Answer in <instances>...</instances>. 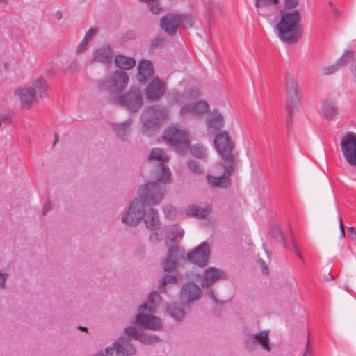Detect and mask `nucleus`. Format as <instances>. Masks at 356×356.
<instances>
[{
	"mask_svg": "<svg viewBox=\"0 0 356 356\" xmlns=\"http://www.w3.org/2000/svg\"><path fill=\"white\" fill-rule=\"evenodd\" d=\"M131 120H127L126 122L120 124H115L113 125V131H115L118 138L125 140L127 136L129 135L131 132Z\"/></svg>",
	"mask_w": 356,
	"mask_h": 356,
	"instance_id": "obj_30",
	"label": "nucleus"
},
{
	"mask_svg": "<svg viewBox=\"0 0 356 356\" xmlns=\"http://www.w3.org/2000/svg\"><path fill=\"white\" fill-rule=\"evenodd\" d=\"M115 64L122 70H129L135 66L136 60L133 58L118 54L115 58Z\"/></svg>",
	"mask_w": 356,
	"mask_h": 356,
	"instance_id": "obj_31",
	"label": "nucleus"
},
{
	"mask_svg": "<svg viewBox=\"0 0 356 356\" xmlns=\"http://www.w3.org/2000/svg\"><path fill=\"white\" fill-rule=\"evenodd\" d=\"M353 60V54L351 51H346L337 60V65L339 69L348 65Z\"/></svg>",
	"mask_w": 356,
	"mask_h": 356,
	"instance_id": "obj_32",
	"label": "nucleus"
},
{
	"mask_svg": "<svg viewBox=\"0 0 356 356\" xmlns=\"http://www.w3.org/2000/svg\"><path fill=\"white\" fill-rule=\"evenodd\" d=\"M79 330H82V331H86L87 330V328L86 327H82V326H79L78 327Z\"/></svg>",
	"mask_w": 356,
	"mask_h": 356,
	"instance_id": "obj_60",
	"label": "nucleus"
},
{
	"mask_svg": "<svg viewBox=\"0 0 356 356\" xmlns=\"http://www.w3.org/2000/svg\"><path fill=\"white\" fill-rule=\"evenodd\" d=\"M340 147L346 163L352 167H356V133H346L341 138Z\"/></svg>",
	"mask_w": 356,
	"mask_h": 356,
	"instance_id": "obj_10",
	"label": "nucleus"
},
{
	"mask_svg": "<svg viewBox=\"0 0 356 356\" xmlns=\"http://www.w3.org/2000/svg\"><path fill=\"white\" fill-rule=\"evenodd\" d=\"M210 7L211 8V5H208L207 7V14L208 15L209 17H210V15H211V12H210Z\"/></svg>",
	"mask_w": 356,
	"mask_h": 356,
	"instance_id": "obj_57",
	"label": "nucleus"
},
{
	"mask_svg": "<svg viewBox=\"0 0 356 356\" xmlns=\"http://www.w3.org/2000/svg\"><path fill=\"white\" fill-rule=\"evenodd\" d=\"M339 70V67L337 66V63L334 65H331L330 66L324 67L322 69V73L323 75H330L336 72H337Z\"/></svg>",
	"mask_w": 356,
	"mask_h": 356,
	"instance_id": "obj_39",
	"label": "nucleus"
},
{
	"mask_svg": "<svg viewBox=\"0 0 356 356\" xmlns=\"http://www.w3.org/2000/svg\"><path fill=\"white\" fill-rule=\"evenodd\" d=\"M0 3H7V0H0Z\"/></svg>",
	"mask_w": 356,
	"mask_h": 356,
	"instance_id": "obj_61",
	"label": "nucleus"
},
{
	"mask_svg": "<svg viewBox=\"0 0 356 356\" xmlns=\"http://www.w3.org/2000/svg\"><path fill=\"white\" fill-rule=\"evenodd\" d=\"M198 96L199 92L195 90H191L190 92L186 95L176 92L172 95V102L177 104H183L180 110L181 115L200 116L208 111L209 104L204 101L192 103L191 101L196 99Z\"/></svg>",
	"mask_w": 356,
	"mask_h": 356,
	"instance_id": "obj_5",
	"label": "nucleus"
},
{
	"mask_svg": "<svg viewBox=\"0 0 356 356\" xmlns=\"http://www.w3.org/2000/svg\"><path fill=\"white\" fill-rule=\"evenodd\" d=\"M179 248L173 246L169 248L167 257L162 264L163 268L165 272H171L176 268Z\"/></svg>",
	"mask_w": 356,
	"mask_h": 356,
	"instance_id": "obj_25",
	"label": "nucleus"
},
{
	"mask_svg": "<svg viewBox=\"0 0 356 356\" xmlns=\"http://www.w3.org/2000/svg\"><path fill=\"white\" fill-rule=\"evenodd\" d=\"M165 141L172 145L177 150H184L188 147V134L182 129L171 127L163 134Z\"/></svg>",
	"mask_w": 356,
	"mask_h": 356,
	"instance_id": "obj_11",
	"label": "nucleus"
},
{
	"mask_svg": "<svg viewBox=\"0 0 356 356\" xmlns=\"http://www.w3.org/2000/svg\"><path fill=\"white\" fill-rule=\"evenodd\" d=\"M284 89L286 94V111L288 117L291 118L293 112L298 108L300 102V89L293 75L288 73L285 75Z\"/></svg>",
	"mask_w": 356,
	"mask_h": 356,
	"instance_id": "obj_7",
	"label": "nucleus"
},
{
	"mask_svg": "<svg viewBox=\"0 0 356 356\" xmlns=\"http://www.w3.org/2000/svg\"><path fill=\"white\" fill-rule=\"evenodd\" d=\"M209 254V245L207 242H203L194 250L188 252L187 257L189 261L200 266H203L207 264Z\"/></svg>",
	"mask_w": 356,
	"mask_h": 356,
	"instance_id": "obj_15",
	"label": "nucleus"
},
{
	"mask_svg": "<svg viewBox=\"0 0 356 356\" xmlns=\"http://www.w3.org/2000/svg\"><path fill=\"white\" fill-rule=\"evenodd\" d=\"M188 168L191 171L197 174H202L204 172V170L199 166V163L196 161H190L188 162Z\"/></svg>",
	"mask_w": 356,
	"mask_h": 356,
	"instance_id": "obj_40",
	"label": "nucleus"
},
{
	"mask_svg": "<svg viewBox=\"0 0 356 356\" xmlns=\"http://www.w3.org/2000/svg\"><path fill=\"white\" fill-rule=\"evenodd\" d=\"M163 212L166 218L173 220L176 216V209L172 205H167L163 208Z\"/></svg>",
	"mask_w": 356,
	"mask_h": 356,
	"instance_id": "obj_37",
	"label": "nucleus"
},
{
	"mask_svg": "<svg viewBox=\"0 0 356 356\" xmlns=\"http://www.w3.org/2000/svg\"><path fill=\"white\" fill-rule=\"evenodd\" d=\"M160 298L159 294L156 291L149 294L147 302L138 307V314L136 318V324L149 330H158L161 328V319L152 314Z\"/></svg>",
	"mask_w": 356,
	"mask_h": 356,
	"instance_id": "obj_4",
	"label": "nucleus"
},
{
	"mask_svg": "<svg viewBox=\"0 0 356 356\" xmlns=\"http://www.w3.org/2000/svg\"><path fill=\"white\" fill-rule=\"evenodd\" d=\"M153 74L152 63L147 60H141L138 65L137 78L140 83L145 82Z\"/></svg>",
	"mask_w": 356,
	"mask_h": 356,
	"instance_id": "obj_24",
	"label": "nucleus"
},
{
	"mask_svg": "<svg viewBox=\"0 0 356 356\" xmlns=\"http://www.w3.org/2000/svg\"><path fill=\"white\" fill-rule=\"evenodd\" d=\"M177 281L176 277L171 275H165L163 279L161 284L159 285V289L161 292L164 291V286L170 283H175Z\"/></svg>",
	"mask_w": 356,
	"mask_h": 356,
	"instance_id": "obj_36",
	"label": "nucleus"
},
{
	"mask_svg": "<svg viewBox=\"0 0 356 356\" xmlns=\"http://www.w3.org/2000/svg\"><path fill=\"white\" fill-rule=\"evenodd\" d=\"M165 90V85L159 78L154 79L145 90V97L147 100H156L161 97Z\"/></svg>",
	"mask_w": 356,
	"mask_h": 356,
	"instance_id": "obj_19",
	"label": "nucleus"
},
{
	"mask_svg": "<svg viewBox=\"0 0 356 356\" xmlns=\"http://www.w3.org/2000/svg\"><path fill=\"white\" fill-rule=\"evenodd\" d=\"M54 138H55V140L54 142V145H55L58 141V136L57 134H55Z\"/></svg>",
	"mask_w": 356,
	"mask_h": 356,
	"instance_id": "obj_58",
	"label": "nucleus"
},
{
	"mask_svg": "<svg viewBox=\"0 0 356 356\" xmlns=\"http://www.w3.org/2000/svg\"><path fill=\"white\" fill-rule=\"evenodd\" d=\"M129 76L124 71L116 70L111 79L105 83V87L113 93L122 91L129 83Z\"/></svg>",
	"mask_w": 356,
	"mask_h": 356,
	"instance_id": "obj_13",
	"label": "nucleus"
},
{
	"mask_svg": "<svg viewBox=\"0 0 356 356\" xmlns=\"http://www.w3.org/2000/svg\"><path fill=\"white\" fill-rule=\"evenodd\" d=\"M118 102L132 112L138 111L143 104V95L139 88L132 86L124 94L117 97Z\"/></svg>",
	"mask_w": 356,
	"mask_h": 356,
	"instance_id": "obj_9",
	"label": "nucleus"
},
{
	"mask_svg": "<svg viewBox=\"0 0 356 356\" xmlns=\"http://www.w3.org/2000/svg\"><path fill=\"white\" fill-rule=\"evenodd\" d=\"M88 42L86 40V39L83 38V40L79 44V45L78 46L77 49H76V52L78 54L83 53L85 51L86 47L88 45Z\"/></svg>",
	"mask_w": 356,
	"mask_h": 356,
	"instance_id": "obj_43",
	"label": "nucleus"
},
{
	"mask_svg": "<svg viewBox=\"0 0 356 356\" xmlns=\"http://www.w3.org/2000/svg\"><path fill=\"white\" fill-rule=\"evenodd\" d=\"M140 2L147 3L149 10L157 15L161 10V7L160 6L157 0H139Z\"/></svg>",
	"mask_w": 356,
	"mask_h": 356,
	"instance_id": "obj_35",
	"label": "nucleus"
},
{
	"mask_svg": "<svg viewBox=\"0 0 356 356\" xmlns=\"http://www.w3.org/2000/svg\"><path fill=\"white\" fill-rule=\"evenodd\" d=\"M258 263L261 268L263 274H265V275L268 274V267H267V265L266 264L265 261H263L262 259H259Z\"/></svg>",
	"mask_w": 356,
	"mask_h": 356,
	"instance_id": "obj_46",
	"label": "nucleus"
},
{
	"mask_svg": "<svg viewBox=\"0 0 356 356\" xmlns=\"http://www.w3.org/2000/svg\"><path fill=\"white\" fill-rule=\"evenodd\" d=\"M256 8L257 12L260 15L266 16L267 14L264 10L265 8L280 3L279 0H255ZM284 7L282 10L284 12H289V10L295 8L298 4V0H283Z\"/></svg>",
	"mask_w": 356,
	"mask_h": 356,
	"instance_id": "obj_17",
	"label": "nucleus"
},
{
	"mask_svg": "<svg viewBox=\"0 0 356 356\" xmlns=\"http://www.w3.org/2000/svg\"><path fill=\"white\" fill-rule=\"evenodd\" d=\"M210 297L212 299H213L215 301L216 300V297L214 296V294H213V293L212 291L210 293Z\"/></svg>",
	"mask_w": 356,
	"mask_h": 356,
	"instance_id": "obj_59",
	"label": "nucleus"
},
{
	"mask_svg": "<svg viewBox=\"0 0 356 356\" xmlns=\"http://www.w3.org/2000/svg\"><path fill=\"white\" fill-rule=\"evenodd\" d=\"M55 17L58 20H60L63 17L62 13L60 11H57L55 14Z\"/></svg>",
	"mask_w": 356,
	"mask_h": 356,
	"instance_id": "obj_55",
	"label": "nucleus"
},
{
	"mask_svg": "<svg viewBox=\"0 0 356 356\" xmlns=\"http://www.w3.org/2000/svg\"><path fill=\"white\" fill-rule=\"evenodd\" d=\"M160 236H161V234L159 235L156 232H153L149 236V240L152 242H159L161 241Z\"/></svg>",
	"mask_w": 356,
	"mask_h": 356,
	"instance_id": "obj_48",
	"label": "nucleus"
},
{
	"mask_svg": "<svg viewBox=\"0 0 356 356\" xmlns=\"http://www.w3.org/2000/svg\"><path fill=\"white\" fill-rule=\"evenodd\" d=\"M214 145L223 161L227 164L234 165L233 149L234 144L226 131L220 132L216 136Z\"/></svg>",
	"mask_w": 356,
	"mask_h": 356,
	"instance_id": "obj_8",
	"label": "nucleus"
},
{
	"mask_svg": "<svg viewBox=\"0 0 356 356\" xmlns=\"http://www.w3.org/2000/svg\"><path fill=\"white\" fill-rule=\"evenodd\" d=\"M181 24L180 15L168 14L161 19V26L169 35H174Z\"/></svg>",
	"mask_w": 356,
	"mask_h": 356,
	"instance_id": "obj_21",
	"label": "nucleus"
},
{
	"mask_svg": "<svg viewBox=\"0 0 356 356\" xmlns=\"http://www.w3.org/2000/svg\"><path fill=\"white\" fill-rule=\"evenodd\" d=\"M29 87L33 89L35 97L42 98L47 95V83L43 77L37 78L33 81V86Z\"/></svg>",
	"mask_w": 356,
	"mask_h": 356,
	"instance_id": "obj_29",
	"label": "nucleus"
},
{
	"mask_svg": "<svg viewBox=\"0 0 356 356\" xmlns=\"http://www.w3.org/2000/svg\"><path fill=\"white\" fill-rule=\"evenodd\" d=\"M131 339L138 340L145 344H154L161 340L156 335L145 334L142 330L135 327H128L125 334L122 335L111 346L106 348L105 354L99 353L96 356H131L136 353L134 346L131 343Z\"/></svg>",
	"mask_w": 356,
	"mask_h": 356,
	"instance_id": "obj_2",
	"label": "nucleus"
},
{
	"mask_svg": "<svg viewBox=\"0 0 356 356\" xmlns=\"http://www.w3.org/2000/svg\"><path fill=\"white\" fill-rule=\"evenodd\" d=\"M270 331L265 330L257 334H251L246 341V346L248 349L254 350L256 346H260L267 352L271 350L269 339Z\"/></svg>",
	"mask_w": 356,
	"mask_h": 356,
	"instance_id": "obj_14",
	"label": "nucleus"
},
{
	"mask_svg": "<svg viewBox=\"0 0 356 356\" xmlns=\"http://www.w3.org/2000/svg\"><path fill=\"white\" fill-rule=\"evenodd\" d=\"M348 236L354 241H356V231L353 227L347 228Z\"/></svg>",
	"mask_w": 356,
	"mask_h": 356,
	"instance_id": "obj_44",
	"label": "nucleus"
},
{
	"mask_svg": "<svg viewBox=\"0 0 356 356\" xmlns=\"http://www.w3.org/2000/svg\"><path fill=\"white\" fill-rule=\"evenodd\" d=\"M181 23L185 26H192L195 21L193 15H180Z\"/></svg>",
	"mask_w": 356,
	"mask_h": 356,
	"instance_id": "obj_38",
	"label": "nucleus"
},
{
	"mask_svg": "<svg viewBox=\"0 0 356 356\" xmlns=\"http://www.w3.org/2000/svg\"><path fill=\"white\" fill-rule=\"evenodd\" d=\"M353 76H354V82L356 83V64L355 65V67L353 70Z\"/></svg>",
	"mask_w": 356,
	"mask_h": 356,
	"instance_id": "obj_56",
	"label": "nucleus"
},
{
	"mask_svg": "<svg viewBox=\"0 0 356 356\" xmlns=\"http://www.w3.org/2000/svg\"><path fill=\"white\" fill-rule=\"evenodd\" d=\"M293 250H294V252L296 253V254L298 257H301L300 252V251L298 250V249L297 248L296 245V244H293Z\"/></svg>",
	"mask_w": 356,
	"mask_h": 356,
	"instance_id": "obj_54",
	"label": "nucleus"
},
{
	"mask_svg": "<svg viewBox=\"0 0 356 356\" xmlns=\"http://www.w3.org/2000/svg\"><path fill=\"white\" fill-rule=\"evenodd\" d=\"M208 131L215 133L220 130L224 125V119L221 113L213 111L206 118Z\"/></svg>",
	"mask_w": 356,
	"mask_h": 356,
	"instance_id": "obj_22",
	"label": "nucleus"
},
{
	"mask_svg": "<svg viewBox=\"0 0 356 356\" xmlns=\"http://www.w3.org/2000/svg\"><path fill=\"white\" fill-rule=\"evenodd\" d=\"M170 314L175 319L180 320L184 317V312L175 305H170L168 308Z\"/></svg>",
	"mask_w": 356,
	"mask_h": 356,
	"instance_id": "obj_34",
	"label": "nucleus"
},
{
	"mask_svg": "<svg viewBox=\"0 0 356 356\" xmlns=\"http://www.w3.org/2000/svg\"><path fill=\"white\" fill-rule=\"evenodd\" d=\"M225 273L214 267H209L203 273L201 285L203 288H209L216 281L225 278Z\"/></svg>",
	"mask_w": 356,
	"mask_h": 356,
	"instance_id": "obj_20",
	"label": "nucleus"
},
{
	"mask_svg": "<svg viewBox=\"0 0 356 356\" xmlns=\"http://www.w3.org/2000/svg\"><path fill=\"white\" fill-rule=\"evenodd\" d=\"M211 211V206H206L201 207L195 204H192L188 207L186 210L188 216H195L197 218H203L208 216Z\"/></svg>",
	"mask_w": 356,
	"mask_h": 356,
	"instance_id": "obj_28",
	"label": "nucleus"
},
{
	"mask_svg": "<svg viewBox=\"0 0 356 356\" xmlns=\"http://www.w3.org/2000/svg\"><path fill=\"white\" fill-rule=\"evenodd\" d=\"M302 356H312V350L309 346V340H307V346Z\"/></svg>",
	"mask_w": 356,
	"mask_h": 356,
	"instance_id": "obj_47",
	"label": "nucleus"
},
{
	"mask_svg": "<svg viewBox=\"0 0 356 356\" xmlns=\"http://www.w3.org/2000/svg\"><path fill=\"white\" fill-rule=\"evenodd\" d=\"M184 234V232L183 229L177 228V236L178 237H182Z\"/></svg>",
	"mask_w": 356,
	"mask_h": 356,
	"instance_id": "obj_52",
	"label": "nucleus"
},
{
	"mask_svg": "<svg viewBox=\"0 0 356 356\" xmlns=\"http://www.w3.org/2000/svg\"><path fill=\"white\" fill-rule=\"evenodd\" d=\"M165 191V186L158 182L148 183L140 188L138 195L141 200L135 199L131 202L128 211L122 218V222L135 226L144 217V222L148 229L152 231L159 229L161 223L157 211L149 208L145 212V209L146 205L159 204L163 199Z\"/></svg>",
	"mask_w": 356,
	"mask_h": 356,
	"instance_id": "obj_1",
	"label": "nucleus"
},
{
	"mask_svg": "<svg viewBox=\"0 0 356 356\" xmlns=\"http://www.w3.org/2000/svg\"><path fill=\"white\" fill-rule=\"evenodd\" d=\"M167 116V110L164 106H155L148 108L142 116L143 133L149 134V130L157 129L159 124L163 121Z\"/></svg>",
	"mask_w": 356,
	"mask_h": 356,
	"instance_id": "obj_6",
	"label": "nucleus"
},
{
	"mask_svg": "<svg viewBox=\"0 0 356 356\" xmlns=\"http://www.w3.org/2000/svg\"><path fill=\"white\" fill-rule=\"evenodd\" d=\"M113 59V51L109 46H104L97 49L93 54V61L110 63Z\"/></svg>",
	"mask_w": 356,
	"mask_h": 356,
	"instance_id": "obj_26",
	"label": "nucleus"
},
{
	"mask_svg": "<svg viewBox=\"0 0 356 356\" xmlns=\"http://www.w3.org/2000/svg\"><path fill=\"white\" fill-rule=\"evenodd\" d=\"M201 293L198 286L193 283H188L182 287L181 298L185 302L195 301L200 297Z\"/></svg>",
	"mask_w": 356,
	"mask_h": 356,
	"instance_id": "obj_23",
	"label": "nucleus"
},
{
	"mask_svg": "<svg viewBox=\"0 0 356 356\" xmlns=\"http://www.w3.org/2000/svg\"><path fill=\"white\" fill-rule=\"evenodd\" d=\"M280 20L276 25L280 40L288 44L300 41L303 32L300 12L298 10L290 12L280 10Z\"/></svg>",
	"mask_w": 356,
	"mask_h": 356,
	"instance_id": "obj_3",
	"label": "nucleus"
},
{
	"mask_svg": "<svg viewBox=\"0 0 356 356\" xmlns=\"http://www.w3.org/2000/svg\"><path fill=\"white\" fill-rule=\"evenodd\" d=\"M51 209V202H47L44 207V214Z\"/></svg>",
	"mask_w": 356,
	"mask_h": 356,
	"instance_id": "obj_50",
	"label": "nucleus"
},
{
	"mask_svg": "<svg viewBox=\"0 0 356 356\" xmlns=\"http://www.w3.org/2000/svg\"><path fill=\"white\" fill-rule=\"evenodd\" d=\"M275 232L276 234V235H274V236L275 237L276 236H279L281 240H282V233L280 232V230L278 229V228H275Z\"/></svg>",
	"mask_w": 356,
	"mask_h": 356,
	"instance_id": "obj_53",
	"label": "nucleus"
},
{
	"mask_svg": "<svg viewBox=\"0 0 356 356\" xmlns=\"http://www.w3.org/2000/svg\"><path fill=\"white\" fill-rule=\"evenodd\" d=\"M164 39L160 37L156 38L152 41V45L154 47H159L163 45Z\"/></svg>",
	"mask_w": 356,
	"mask_h": 356,
	"instance_id": "obj_42",
	"label": "nucleus"
},
{
	"mask_svg": "<svg viewBox=\"0 0 356 356\" xmlns=\"http://www.w3.org/2000/svg\"><path fill=\"white\" fill-rule=\"evenodd\" d=\"M8 277V273H2L0 272V287L5 288V282Z\"/></svg>",
	"mask_w": 356,
	"mask_h": 356,
	"instance_id": "obj_45",
	"label": "nucleus"
},
{
	"mask_svg": "<svg viewBox=\"0 0 356 356\" xmlns=\"http://www.w3.org/2000/svg\"><path fill=\"white\" fill-rule=\"evenodd\" d=\"M14 95L19 100L21 108L23 109H30L36 98L35 91L29 87L15 90Z\"/></svg>",
	"mask_w": 356,
	"mask_h": 356,
	"instance_id": "obj_18",
	"label": "nucleus"
},
{
	"mask_svg": "<svg viewBox=\"0 0 356 356\" xmlns=\"http://www.w3.org/2000/svg\"><path fill=\"white\" fill-rule=\"evenodd\" d=\"M233 170V165L226 163L222 175L220 177H215L211 175H207V182L211 187L227 188L229 187L231 184L230 176L232 174Z\"/></svg>",
	"mask_w": 356,
	"mask_h": 356,
	"instance_id": "obj_16",
	"label": "nucleus"
},
{
	"mask_svg": "<svg viewBox=\"0 0 356 356\" xmlns=\"http://www.w3.org/2000/svg\"><path fill=\"white\" fill-rule=\"evenodd\" d=\"M191 154L200 159H204L207 156V149L200 145H193L191 148Z\"/></svg>",
	"mask_w": 356,
	"mask_h": 356,
	"instance_id": "obj_33",
	"label": "nucleus"
},
{
	"mask_svg": "<svg viewBox=\"0 0 356 356\" xmlns=\"http://www.w3.org/2000/svg\"><path fill=\"white\" fill-rule=\"evenodd\" d=\"M149 160H156L160 162L159 171L161 175L159 178V180L164 183L170 182L172 179L171 172L169 168L165 165V163L168 161L169 157L165 153L163 149L161 148L152 149L149 156Z\"/></svg>",
	"mask_w": 356,
	"mask_h": 356,
	"instance_id": "obj_12",
	"label": "nucleus"
},
{
	"mask_svg": "<svg viewBox=\"0 0 356 356\" xmlns=\"http://www.w3.org/2000/svg\"><path fill=\"white\" fill-rule=\"evenodd\" d=\"M338 112L339 109L334 100L326 99L322 102L321 113L325 118L332 120Z\"/></svg>",
	"mask_w": 356,
	"mask_h": 356,
	"instance_id": "obj_27",
	"label": "nucleus"
},
{
	"mask_svg": "<svg viewBox=\"0 0 356 356\" xmlns=\"http://www.w3.org/2000/svg\"><path fill=\"white\" fill-rule=\"evenodd\" d=\"M98 32L97 28H90L85 35L84 39L89 42Z\"/></svg>",
	"mask_w": 356,
	"mask_h": 356,
	"instance_id": "obj_41",
	"label": "nucleus"
},
{
	"mask_svg": "<svg viewBox=\"0 0 356 356\" xmlns=\"http://www.w3.org/2000/svg\"><path fill=\"white\" fill-rule=\"evenodd\" d=\"M339 226H340V231H341V237H345L346 233H345V226L343 223V220L341 216H339Z\"/></svg>",
	"mask_w": 356,
	"mask_h": 356,
	"instance_id": "obj_49",
	"label": "nucleus"
},
{
	"mask_svg": "<svg viewBox=\"0 0 356 356\" xmlns=\"http://www.w3.org/2000/svg\"><path fill=\"white\" fill-rule=\"evenodd\" d=\"M9 120H10V119L7 117L0 116V126L1 125L2 123L8 122Z\"/></svg>",
	"mask_w": 356,
	"mask_h": 356,
	"instance_id": "obj_51",
	"label": "nucleus"
}]
</instances>
